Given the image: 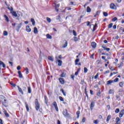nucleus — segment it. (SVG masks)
Listing matches in <instances>:
<instances>
[{"instance_id": "f257e3e1", "label": "nucleus", "mask_w": 124, "mask_h": 124, "mask_svg": "<svg viewBox=\"0 0 124 124\" xmlns=\"http://www.w3.org/2000/svg\"><path fill=\"white\" fill-rule=\"evenodd\" d=\"M35 109L37 111H38V110L40 108V105H39V102H38V100L37 99H36L35 100Z\"/></svg>"}, {"instance_id": "f03ea898", "label": "nucleus", "mask_w": 124, "mask_h": 124, "mask_svg": "<svg viewBox=\"0 0 124 124\" xmlns=\"http://www.w3.org/2000/svg\"><path fill=\"white\" fill-rule=\"evenodd\" d=\"M62 114L66 118H70V115H69V113L67 112V109H65V110L62 112Z\"/></svg>"}, {"instance_id": "7ed1b4c3", "label": "nucleus", "mask_w": 124, "mask_h": 124, "mask_svg": "<svg viewBox=\"0 0 124 124\" xmlns=\"http://www.w3.org/2000/svg\"><path fill=\"white\" fill-rule=\"evenodd\" d=\"M55 60L56 62H58L59 66H62V61L59 60V58H58V56L55 57Z\"/></svg>"}, {"instance_id": "20e7f679", "label": "nucleus", "mask_w": 124, "mask_h": 124, "mask_svg": "<svg viewBox=\"0 0 124 124\" xmlns=\"http://www.w3.org/2000/svg\"><path fill=\"white\" fill-rule=\"evenodd\" d=\"M110 8H111V9L116 10V9H117V6H116V5H115V4L111 3L110 5Z\"/></svg>"}, {"instance_id": "39448f33", "label": "nucleus", "mask_w": 124, "mask_h": 124, "mask_svg": "<svg viewBox=\"0 0 124 124\" xmlns=\"http://www.w3.org/2000/svg\"><path fill=\"white\" fill-rule=\"evenodd\" d=\"M22 23H20L19 25H18L16 28V30L17 31V32H19L20 31V29H21V27H22Z\"/></svg>"}, {"instance_id": "423d86ee", "label": "nucleus", "mask_w": 124, "mask_h": 124, "mask_svg": "<svg viewBox=\"0 0 124 124\" xmlns=\"http://www.w3.org/2000/svg\"><path fill=\"white\" fill-rule=\"evenodd\" d=\"M53 106H54L56 111H59V108H58V106L57 105V102H54L53 103Z\"/></svg>"}, {"instance_id": "0eeeda50", "label": "nucleus", "mask_w": 124, "mask_h": 124, "mask_svg": "<svg viewBox=\"0 0 124 124\" xmlns=\"http://www.w3.org/2000/svg\"><path fill=\"white\" fill-rule=\"evenodd\" d=\"M124 109H123V110H121V111L119 113L120 118H122V117H123V116H124Z\"/></svg>"}, {"instance_id": "6e6552de", "label": "nucleus", "mask_w": 124, "mask_h": 124, "mask_svg": "<svg viewBox=\"0 0 124 124\" xmlns=\"http://www.w3.org/2000/svg\"><path fill=\"white\" fill-rule=\"evenodd\" d=\"M26 31H27V32H31V29L30 28L29 26H26Z\"/></svg>"}, {"instance_id": "1a4fd4ad", "label": "nucleus", "mask_w": 124, "mask_h": 124, "mask_svg": "<svg viewBox=\"0 0 124 124\" xmlns=\"http://www.w3.org/2000/svg\"><path fill=\"white\" fill-rule=\"evenodd\" d=\"M11 13L12 14L13 16H15V17H17L18 16L16 12L12 11L11 12Z\"/></svg>"}, {"instance_id": "9d476101", "label": "nucleus", "mask_w": 124, "mask_h": 124, "mask_svg": "<svg viewBox=\"0 0 124 124\" xmlns=\"http://www.w3.org/2000/svg\"><path fill=\"white\" fill-rule=\"evenodd\" d=\"M59 80L61 84H64V79L63 78H59Z\"/></svg>"}, {"instance_id": "9b49d317", "label": "nucleus", "mask_w": 124, "mask_h": 124, "mask_svg": "<svg viewBox=\"0 0 124 124\" xmlns=\"http://www.w3.org/2000/svg\"><path fill=\"white\" fill-rule=\"evenodd\" d=\"M93 107H94V102H92L90 105V108L91 110H93Z\"/></svg>"}, {"instance_id": "f8f14e48", "label": "nucleus", "mask_w": 124, "mask_h": 124, "mask_svg": "<svg viewBox=\"0 0 124 124\" xmlns=\"http://www.w3.org/2000/svg\"><path fill=\"white\" fill-rule=\"evenodd\" d=\"M113 83H114V80H108L107 82V85H111V84Z\"/></svg>"}, {"instance_id": "ddd939ff", "label": "nucleus", "mask_w": 124, "mask_h": 124, "mask_svg": "<svg viewBox=\"0 0 124 124\" xmlns=\"http://www.w3.org/2000/svg\"><path fill=\"white\" fill-rule=\"evenodd\" d=\"M48 59L49 61H51V62H54V58H53V56H48Z\"/></svg>"}, {"instance_id": "4468645a", "label": "nucleus", "mask_w": 124, "mask_h": 124, "mask_svg": "<svg viewBox=\"0 0 124 124\" xmlns=\"http://www.w3.org/2000/svg\"><path fill=\"white\" fill-rule=\"evenodd\" d=\"M0 65H2V67L4 68H5V64H4V63L2 61H0Z\"/></svg>"}, {"instance_id": "2eb2a0df", "label": "nucleus", "mask_w": 124, "mask_h": 124, "mask_svg": "<svg viewBox=\"0 0 124 124\" xmlns=\"http://www.w3.org/2000/svg\"><path fill=\"white\" fill-rule=\"evenodd\" d=\"M0 65H2V67L4 68H5V64H4V63L2 61H0Z\"/></svg>"}, {"instance_id": "dca6fc26", "label": "nucleus", "mask_w": 124, "mask_h": 124, "mask_svg": "<svg viewBox=\"0 0 124 124\" xmlns=\"http://www.w3.org/2000/svg\"><path fill=\"white\" fill-rule=\"evenodd\" d=\"M17 88L18 89L19 92H20L22 94H24V93H23V90H22V89H21V88H20L19 86H17Z\"/></svg>"}, {"instance_id": "f3484780", "label": "nucleus", "mask_w": 124, "mask_h": 124, "mask_svg": "<svg viewBox=\"0 0 124 124\" xmlns=\"http://www.w3.org/2000/svg\"><path fill=\"white\" fill-rule=\"evenodd\" d=\"M31 22L33 26H35V21H34V19L31 18Z\"/></svg>"}, {"instance_id": "a211bd4d", "label": "nucleus", "mask_w": 124, "mask_h": 124, "mask_svg": "<svg viewBox=\"0 0 124 124\" xmlns=\"http://www.w3.org/2000/svg\"><path fill=\"white\" fill-rule=\"evenodd\" d=\"M120 118L116 117V124H120Z\"/></svg>"}, {"instance_id": "6ab92c4d", "label": "nucleus", "mask_w": 124, "mask_h": 124, "mask_svg": "<svg viewBox=\"0 0 124 124\" xmlns=\"http://www.w3.org/2000/svg\"><path fill=\"white\" fill-rule=\"evenodd\" d=\"M65 41V44L63 45L62 46V48H65L67 46V41Z\"/></svg>"}, {"instance_id": "aec40b11", "label": "nucleus", "mask_w": 124, "mask_h": 124, "mask_svg": "<svg viewBox=\"0 0 124 124\" xmlns=\"http://www.w3.org/2000/svg\"><path fill=\"white\" fill-rule=\"evenodd\" d=\"M25 104L26 108L27 109V111L29 112L30 110V109L29 108V105H28V104L27 103V102H25Z\"/></svg>"}, {"instance_id": "412c9836", "label": "nucleus", "mask_w": 124, "mask_h": 124, "mask_svg": "<svg viewBox=\"0 0 124 124\" xmlns=\"http://www.w3.org/2000/svg\"><path fill=\"white\" fill-rule=\"evenodd\" d=\"M92 46L93 48H95L96 47V44L94 42L92 43Z\"/></svg>"}, {"instance_id": "4be33fe9", "label": "nucleus", "mask_w": 124, "mask_h": 124, "mask_svg": "<svg viewBox=\"0 0 124 124\" xmlns=\"http://www.w3.org/2000/svg\"><path fill=\"white\" fill-rule=\"evenodd\" d=\"M33 32L34 33H37L38 32V31L37 30V28L36 27L34 28Z\"/></svg>"}, {"instance_id": "5701e85b", "label": "nucleus", "mask_w": 124, "mask_h": 124, "mask_svg": "<svg viewBox=\"0 0 124 124\" xmlns=\"http://www.w3.org/2000/svg\"><path fill=\"white\" fill-rule=\"evenodd\" d=\"M18 73L19 75V78H23V75H22V73H21V71H18Z\"/></svg>"}, {"instance_id": "b1692460", "label": "nucleus", "mask_w": 124, "mask_h": 124, "mask_svg": "<svg viewBox=\"0 0 124 124\" xmlns=\"http://www.w3.org/2000/svg\"><path fill=\"white\" fill-rule=\"evenodd\" d=\"M115 91L113 89L109 90L108 93H110V94H112V93H114Z\"/></svg>"}, {"instance_id": "393cba45", "label": "nucleus", "mask_w": 124, "mask_h": 124, "mask_svg": "<svg viewBox=\"0 0 124 124\" xmlns=\"http://www.w3.org/2000/svg\"><path fill=\"white\" fill-rule=\"evenodd\" d=\"M102 48H103L104 50H106L108 52L110 51V49L108 47H106L105 46H102Z\"/></svg>"}, {"instance_id": "a878e982", "label": "nucleus", "mask_w": 124, "mask_h": 124, "mask_svg": "<svg viewBox=\"0 0 124 124\" xmlns=\"http://www.w3.org/2000/svg\"><path fill=\"white\" fill-rule=\"evenodd\" d=\"M3 112L5 114V116H6L7 118H8V117H9V114L5 110H4Z\"/></svg>"}, {"instance_id": "bb28decb", "label": "nucleus", "mask_w": 124, "mask_h": 124, "mask_svg": "<svg viewBox=\"0 0 124 124\" xmlns=\"http://www.w3.org/2000/svg\"><path fill=\"white\" fill-rule=\"evenodd\" d=\"M77 119H78V118H79V116H80V111H78L77 112Z\"/></svg>"}, {"instance_id": "cd10ccee", "label": "nucleus", "mask_w": 124, "mask_h": 124, "mask_svg": "<svg viewBox=\"0 0 124 124\" xmlns=\"http://www.w3.org/2000/svg\"><path fill=\"white\" fill-rule=\"evenodd\" d=\"M93 124H98L99 123V120H93Z\"/></svg>"}, {"instance_id": "c85d7f7f", "label": "nucleus", "mask_w": 124, "mask_h": 124, "mask_svg": "<svg viewBox=\"0 0 124 124\" xmlns=\"http://www.w3.org/2000/svg\"><path fill=\"white\" fill-rule=\"evenodd\" d=\"M60 92H62V93H63V95H64V96H65L66 95V94H65V92H64V90H63V89H61L60 90Z\"/></svg>"}, {"instance_id": "c756f323", "label": "nucleus", "mask_w": 124, "mask_h": 124, "mask_svg": "<svg viewBox=\"0 0 124 124\" xmlns=\"http://www.w3.org/2000/svg\"><path fill=\"white\" fill-rule=\"evenodd\" d=\"M46 37H47V38H48L49 39H52V36H51L49 34H46Z\"/></svg>"}, {"instance_id": "7c9ffc66", "label": "nucleus", "mask_w": 124, "mask_h": 124, "mask_svg": "<svg viewBox=\"0 0 124 124\" xmlns=\"http://www.w3.org/2000/svg\"><path fill=\"white\" fill-rule=\"evenodd\" d=\"M3 33V35H4L5 36H7L8 35V33L6 31H4Z\"/></svg>"}, {"instance_id": "2f4dec72", "label": "nucleus", "mask_w": 124, "mask_h": 124, "mask_svg": "<svg viewBox=\"0 0 124 124\" xmlns=\"http://www.w3.org/2000/svg\"><path fill=\"white\" fill-rule=\"evenodd\" d=\"M4 18H5V20L7 21V22H8L9 21V20H8V17H7V16L5 15H4Z\"/></svg>"}, {"instance_id": "473e14b6", "label": "nucleus", "mask_w": 124, "mask_h": 124, "mask_svg": "<svg viewBox=\"0 0 124 124\" xmlns=\"http://www.w3.org/2000/svg\"><path fill=\"white\" fill-rule=\"evenodd\" d=\"M66 75V74H65V73H62V75H60V77H65V76Z\"/></svg>"}, {"instance_id": "72a5a7b5", "label": "nucleus", "mask_w": 124, "mask_h": 124, "mask_svg": "<svg viewBox=\"0 0 124 124\" xmlns=\"http://www.w3.org/2000/svg\"><path fill=\"white\" fill-rule=\"evenodd\" d=\"M119 86L121 88H123V87H124V82H120Z\"/></svg>"}, {"instance_id": "f704fd0d", "label": "nucleus", "mask_w": 124, "mask_h": 124, "mask_svg": "<svg viewBox=\"0 0 124 124\" xmlns=\"http://www.w3.org/2000/svg\"><path fill=\"white\" fill-rule=\"evenodd\" d=\"M28 93H31V87H28Z\"/></svg>"}, {"instance_id": "c9c22d12", "label": "nucleus", "mask_w": 124, "mask_h": 124, "mask_svg": "<svg viewBox=\"0 0 124 124\" xmlns=\"http://www.w3.org/2000/svg\"><path fill=\"white\" fill-rule=\"evenodd\" d=\"M10 84L12 86V87H14V88H15V87H16V84L13 83V82H11Z\"/></svg>"}, {"instance_id": "e433bc0d", "label": "nucleus", "mask_w": 124, "mask_h": 124, "mask_svg": "<svg viewBox=\"0 0 124 124\" xmlns=\"http://www.w3.org/2000/svg\"><path fill=\"white\" fill-rule=\"evenodd\" d=\"M110 119H111V115H108L107 119V122H109V121H110Z\"/></svg>"}, {"instance_id": "4c0bfd02", "label": "nucleus", "mask_w": 124, "mask_h": 124, "mask_svg": "<svg viewBox=\"0 0 124 124\" xmlns=\"http://www.w3.org/2000/svg\"><path fill=\"white\" fill-rule=\"evenodd\" d=\"M96 27H97V24H95V25L93 26V31H95V28H96Z\"/></svg>"}, {"instance_id": "58836bf2", "label": "nucleus", "mask_w": 124, "mask_h": 124, "mask_svg": "<svg viewBox=\"0 0 124 124\" xmlns=\"http://www.w3.org/2000/svg\"><path fill=\"white\" fill-rule=\"evenodd\" d=\"M91 8L89 6H88L87 8V12H91Z\"/></svg>"}, {"instance_id": "ea45409f", "label": "nucleus", "mask_w": 124, "mask_h": 124, "mask_svg": "<svg viewBox=\"0 0 124 124\" xmlns=\"http://www.w3.org/2000/svg\"><path fill=\"white\" fill-rule=\"evenodd\" d=\"M117 20H118V18H117V17H115L112 19V22H115L116 21H117Z\"/></svg>"}, {"instance_id": "a19ab883", "label": "nucleus", "mask_w": 124, "mask_h": 124, "mask_svg": "<svg viewBox=\"0 0 124 124\" xmlns=\"http://www.w3.org/2000/svg\"><path fill=\"white\" fill-rule=\"evenodd\" d=\"M103 15L104 16H105V17H107V16H108V14L105 12H103Z\"/></svg>"}, {"instance_id": "79ce46f5", "label": "nucleus", "mask_w": 124, "mask_h": 124, "mask_svg": "<svg viewBox=\"0 0 124 124\" xmlns=\"http://www.w3.org/2000/svg\"><path fill=\"white\" fill-rule=\"evenodd\" d=\"M84 72L85 73H87V72H88V68L84 67Z\"/></svg>"}, {"instance_id": "37998d69", "label": "nucleus", "mask_w": 124, "mask_h": 124, "mask_svg": "<svg viewBox=\"0 0 124 124\" xmlns=\"http://www.w3.org/2000/svg\"><path fill=\"white\" fill-rule=\"evenodd\" d=\"M120 112V109L116 108L115 110V112L117 113H119Z\"/></svg>"}, {"instance_id": "c03bdc74", "label": "nucleus", "mask_w": 124, "mask_h": 124, "mask_svg": "<svg viewBox=\"0 0 124 124\" xmlns=\"http://www.w3.org/2000/svg\"><path fill=\"white\" fill-rule=\"evenodd\" d=\"M113 27V23H110L108 25V29H111Z\"/></svg>"}, {"instance_id": "a18cd8bd", "label": "nucleus", "mask_w": 124, "mask_h": 124, "mask_svg": "<svg viewBox=\"0 0 124 124\" xmlns=\"http://www.w3.org/2000/svg\"><path fill=\"white\" fill-rule=\"evenodd\" d=\"M46 20L49 22V23H51V18H49V17H47L46 18Z\"/></svg>"}, {"instance_id": "49530a36", "label": "nucleus", "mask_w": 124, "mask_h": 124, "mask_svg": "<svg viewBox=\"0 0 124 124\" xmlns=\"http://www.w3.org/2000/svg\"><path fill=\"white\" fill-rule=\"evenodd\" d=\"M25 70L26 71V74H29V69L27 67L25 68Z\"/></svg>"}, {"instance_id": "de8ad7c7", "label": "nucleus", "mask_w": 124, "mask_h": 124, "mask_svg": "<svg viewBox=\"0 0 124 124\" xmlns=\"http://www.w3.org/2000/svg\"><path fill=\"white\" fill-rule=\"evenodd\" d=\"M73 33L74 36H76L77 35V34H76V32L74 30H73Z\"/></svg>"}, {"instance_id": "09e8293b", "label": "nucleus", "mask_w": 124, "mask_h": 124, "mask_svg": "<svg viewBox=\"0 0 124 124\" xmlns=\"http://www.w3.org/2000/svg\"><path fill=\"white\" fill-rule=\"evenodd\" d=\"M98 78V73H97L95 76H94V79H97Z\"/></svg>"}, {"instance_id": "8fccbe9b", "label": "nucleus", "mask_w": 124, "mask_h": 124, "mask_svg": "<svg viewBox=\"0 0 124 124\" xmlns=\"http://www.w3.org/2000/svg\"><path fill=\"white\" fill-rule=\"evenodd\" d=\"M119 81V78H116L115 79H114V81H113V82H118Z\"/></svg>"}, {"instance_id": "3c124183", "label": "nucleus", "mask_w": 124, "mask_h": 124, "mask_svg": "<svg viewBox=\"0 0 124 124\" xmlns=\"http://www.w3.org/2000/svg\"><path fill=\"white\" fill-rule=\"evenodd\" d=\"M59 99H60V100H61V101H63V98H62V96L59 97Z\"/></svg>"}, {"instance_id": "603ef678", "label": "nucleus", "mask_w": 124, "mask_h": 124, "mask_svg": "<svg viewBox=\"0 0 124 124\" xmlns=\"http://www.w3.org/2000/svg\"><path fill=\"white\" fill-rule=\"evenodd\" d=\"M79 59H77L75 61L76 64H77V62H79Z\"/></svg>"}, {"instance_id": "864d4df0", "label": "nucleus", "mask_w": 124, "mask_h": 124, "mask_svg": "<svg viewBox=\"0 0 124 124\" xmlns=\"http://www.w3.org/2000/svg\"><path fill=\"white\" fill-rule=\"evenodd\" d=\"M85 81V80H84V79H82L81 82H80V84H81V85H84V82Z\"/></svg>"}, {"instance_id": "5fc2aeb1", "label": "nucleus", "mask_w": 124, "mask_h": 124, "mask_svg": "<svg viewBox=\"0 0 124 124\" xmlns=\"http://www.w3.org/2000/svg\"><path fill=\"white\" fill-rule=\"evenodd\" d=\"M86 23H87V26H90V25H91V22H90V21H87Z\"/></svg>"}, {"instance_id": "6e6d98bb", "label": "nucleus", "mask_w": 124, "mask_h": 124, "mask_svg": "<svg viewBox=\"0 0 124 124\" xmlns=\"http://www.w3.org/2000/svg\"><path fill=\"white\" fill-rule=\"evenodd\" d=\"M71 79H72L73 80H74V75H71Z\"/></svg>"}, {"instance_id": "4d7b16f0", "label": "nucleus", "mask_w": 124, "mask_h": 124, "mask_svg": "<svg viewBox=\"0 0 124 124\" xmlns=\"http://www.w3.org/2000/svg\"><path fill=\"white\" fill-rule=\"evenodd\" d=\"M85 120H86V118H85V117H83L82 120V123H85Z\"/></svg>"}, {"instance_id": "13d9d810", "label": "nucleus", "mask_w": 124, "mask_h": 124, "mask_svg": "<svg viewBox=\"0 0 124 124\" xmlns=\"http://www.w3.org/2000/svg\"><path fill=\"white\" fill-rule=\"evenodd\" d=\"M58 58V59H59V60H62V55H59Z\"/></svg>"}, {"instance_id": "bf43d9fd", "label": "nucleus", "mask_w": 124, "mask_h": 124, "mask_svg": "<svg viewBox=\"0 0 124 124\" xmlns=\"http://www.w3.org/2000/svg\"><path fill=\"white\" fill-rule=\"evenodd\" d=\"M74 40H75V41H78V39H77L76 37H74Z\"/></svg>"}, {"instance_id": "052dcab7", "label": "nucleus", "mask_w": 124, "mask_h": 124, "mask_svg": "<svg viewBox=\"0 0 124 124\" xmlns=\"http://www.w3.org/2000/svg\"><path fill=\"white\" fill-rule=\"evenodd\" d=\"M46 98H47L46 97V96H45V101L46 104H47V102Z\"/></svg>"}, {"instance_id": "680f3d73", "label": "nucleus", "mask_w": 124, "mask_h": 124, "mask_svg": "<svg viewBox=\"0 0 124 124\" xmlns=\"http://www.w3.org/2000/svg\"><path fill=\"white\" fill-rule=\"evenodd\" d=\"M116 28H117V25H114L113 26V29H114V30H116Z\"/></svg>"}, {"instance_id": "e2e57ef3", "label": "nucleus", "mask_w": 124, "mask_h": 124, "mask_svg": "<svg viewBox=\"0 0 124 124\" xmlns=\"http://www.w3.org/2000/svg\"><path fill=\"white\" fill-rule=\"evenodd\" d=\"M110 70H111V71H114V70H115V69L113 68V67H111Z\"/></svg>"}, {"instance_id": "0e129e2a", "label": "nucleus", "mask_w": 124, "mask_h": 124, "mask_svg": "<svg viewBox=\"0 0 124 124\" xmlns=\"http://www.w3.org/2000/svg\"><path fill=\"white\" fill-rule=\"evenodd\" d=\"M17 70H20V69H21V66H17Z\"/></svg>"}, {"instance_id": "69168bd1", "label": "nucleus", "mask_w": 124, "mask_h": 124, "mask_svg": "<svg viewBox=\"0 0 124 124\" xmlns=\"http://www.w3.org/2000/svg\"><path fill=\"white\" fill-rule=\"evenodd\" d=\"M109 70L106 71L105 73L104 74H107V73H109Z\"/></svg>"}, {"instance_id": "338daca9", "label": "nucleus", "mask_w": 124, "mask_h": 124, "mask_svg": "<svg viewBox=\"0 0 124 124\" xmlns=\"http://www.w3.org/2000/svg\"><path fill=\"white\" fill-rule=\"evenodd\" d=\"M79 73L78 72V71H77V72H76V73H75V75H76V76H77V75H78V74Z\"/></svg>"}, {"instance_id": "774afa93", "label": "nucleus", "mask_w": 124, "mask_h": 124, "mask_svg": "<svg viewBox=\"0 0 124 124\" xmlns=\"http://www.w3.org/2000/svg\"><path fill=\"white\" fill-rule=\"evenodd\" d=\"M57 124H61V122L60 121V120H58Z\"/></svg>"}]
</instances>
